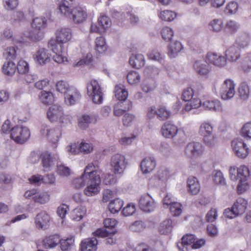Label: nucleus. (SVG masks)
I'll use <instances>...</instances> for the list:
<instances>
[{"label": "nucleus", "instance_id": "obj_45", "mask_svg": "<svg viewBox=\"0 0 251 251\" xmlns=\"http://www.w3.org/2000/svg\"><path fill=\"white\" fill-rule=\"evenodd\" d=\"M16 65L13 61H7L3 65L2 72L8 75H13L16 71Z\"/></svg>", "mask_w": 251, "mask_h": 251}, {"label": "nucleus", "instance_id": "obj_19", "mask_svg": "<svg viewBox=\"0 0 251 251\" xmlns=\"http://www.w3.org/2000/svg\"><path fill=\"white\" fill-rule=\"evenodd\" d=\"M50 57L51 54L49 51L44 48L40 49L33 55L35 61L40 65H44L50 62Z\"/></svg>", "mask_w": 251, "mask_h": 251}, {"label": "nucleus", "instance_id": "obj_24", "mask_svg": "<svg viewBox=\"0 0 251 251\" xmlns=\"http://www.w3.org/2000/svg\"><path fill=\"white\" fill-rule=\"evenodd\" d=\"M72 38V33L69 28L58 30L56 33V41L62 43L68 42Z\"/></svg>", "mask_w": 251, "mask_h": 251}, {"label": "nucleus", "instance_id": "obj_28", "mask_svg": "<svg viewBox=\"0 0 251 251\" xmlns=\"http://www.w3.org/2000/svg\"><path fill=\"white\" fill-rule=\"evenodd\" d=\"M187 187L188 191L192 195L197 194L200 190V185L198 179L194 176H190L188 178Z\"/></svg>", "mask_w": 251, "mask_h": 251}, {"label": "nucleus", "instance_id": "obj_3", "mask_svg": "<svg viewBox=\"0 0 251 251\" xmlns=\"http://www.w3.org/2000/svg\"><path fill=\"white\" fill-rule=\"evenodd\" d=\"M30 137V130L26 126H16L10 130L11 139L17 144H24L28 140Z\"/></svg>", "mask_w": 251, "mask_h": 251}, {"label": "nucleus", "instance_id": "obj_60", "mask_svg": "<svg viewBox=\"0 0 251 251\" xmlns=\"http://www.w3.org/2000/svg\"><path fill=\"white\" fill-rule=\"evenodd\" d=\"M213 179L215 183L224 185L226 181L222 173L220 171H215L213 173Z\"/></svg>", "mask_w": 251, "mask_h": 251}, {"label": "nucleus", "instance_id": "obj_40", "mask_svg": "<svg viewBox=\"0 0 251 251\" xmlns=\"http://www.w3.org/2000/svg\"><path fill=\"white\" fill-rule=\"evenodd\" d=\"M50 195L46 191L37 193L36 195L33 198V201L41 204H44L50 201Z\"/></svg>", "mask_w": 251, "mask_h": 251}, {"label": "nucleus", "instance_id": "obj_5", "mask_svg": "<svg viewBox=\"0 0 251 251\" xmlns=\"http://www.w3.org/2000/svg\"><path fill=\"white\" fill-rule=\"evenodd\" d=\"M47 117L51 122L57 121L61 124H68L71 122L70 117L64 115L62 108L57 105H53L49 108L47 113Z\"/></svg>", "mask_w": 251, "mask_h": 251}, {"label": "nucleus", "instance_id": "obj_47", "mask_svg": "<svg viewBox=\"0 0 251 251\" xmlns=\"http://www.w3.org/2000/svg\"><path fill=\"white\" fill-rule=\"evenodd\" d=\"M238 92L240 97L242 100H246L249 98L250 90L246 82H243L241 83L238 88Z\"/></svg>", "mask_w": 251, "mask_h": 251}, {"label": "nucleus", "instance_id": "obj_33", "mask_svg": "<svg viewBox=\"0 0 251 251\" xmlns=\"http://www.w3.org/2000/svg\"><path fill=\"white\" fill-rule=\"evenodd\" d=\"M43 134L46 133L47 138L50 141H57L61 135L60 131L59 129L50 128L48 126L44 127L43 129Z\"/></svg>", "mask_w": 251, "mask_h": 251}, {"label": "nucleus", "instance_id": "obj_52", "mask_svg": "<svg viewBox=\"0 0 251 251\" xmlns=\"http://www.w3.org/2000/svg\"><path fill=\"white\" fill-rule=\"evenodd\" d=\"M240 134L245 139H251V122L246 123L243 126Z\"/></svg>", "mask_w": 251, "mask_h": 251}, {"label": "nucleus", "instance_id": "obj_42", "mask_svg": "<svg viewBox=\"0 0 251 251\" xmlns=\"http://www.w3.org/2000/svg\"><path fill=\"white\" fill-rule=\"evenodd\" d=\"M124 202L120 199H115L111 201L108 205L109 211L112 213H118L123 206Z\"/></svg>", "mask_w": 251, "mask_h": 251}, {"label": "nucleus", "instance_id": "obj_38", "mask_svg": "<svg viewBox=\"0 0 251 251\" xmlns=\"http://www.w3.org/2000/svg\"><path fill=\"white\" fill-rule=\"evenodd\" d=\"M194 68L197 73L201 75H206L210 72L209 67L201 61H196L194 64Z\"/></svg>", "mask_w": 251, "mask_h": 251}, {"label": "nucleus", "instance_id": "obj_55", "mask_svg": "<svg viewBox=\"0 0 251 251\" xmlns=\"http://www.w3.org/2000/svg\"><path fill=\"white\" fill-rule=\"evenodd\" d=\"M98 22L99 25L103 30L108 28L111 25V21L110 18L105 15L100 16L98 19Z\"/></svg>", "mask_w": 251, "mask_h": 251}, {"label": "nucleus", "instance_id": "obj_27", "mask_svg": "<svg viewBox=\"0 0 251 251\" xmlns=\"http://www.w3.org/2000/svg\"><path fill=\"white\" fill-rule=\"evenodd\" d=\"M248 201L245 199L239 197L233 204V208L238 215L244 214L247 208Z\"/></svg>", "mask_w": 251, "mask_h": 251}, {"label": "nucleus", "instance_id": "obj_62", "mask_svg": "<svg viewBox=\"0 0 251 251\" xmlns=\"http://www.w3.org/2000/svg\"><path fill=\"white\" fill-rule=\"evenodd\" d=\"M93 55L91 53H89L82 59H80L76 64L74 65V66H81L83 65H89L93 62Z\"/></svg>", "mask_w": 251, "mask_h": 251}, {"label": "nucleus", "instance_id": "obj_11", "mask_svg": "<svg viewBox=\"0 0 251 251\" xmlns=\"http://www.w3.org/2000/svg\"><path fill=\"white\" fill-rule=\"evenodd\" d=\"M231 145L236 155L240 158H245L249 153V149L241 139H235L232 141Z\"/></svg>", "mask_w": 251, "mask_h": 251}, {"label": "nucleus", "instance_id": "obj_7", "mask_svg": "<svg viewBox=\"0 0 251 251\" xmlns=\"http://www.w3.org/2000/svg\"><path fill=\"white\" fill-rule=\"evenodd\" d=\"M87 94L95 103H100L103 100L102 89L99 82L92 79L87 85Z\"/></svg>", "mask_w": 251, "mask_h": 251}, {"label": "nucleus", "instance_id": "obj_39", "mask_svg": "<svg viewBox=\"0 0 251 251\" xmlns=\"http://www.w3.org/2000/svg\"><path fill=\"white\" fill-rule=\"evenodd\" d=\"M173 221L171 219H166L163 221L158 228L159 232L161 234H167L172 231Z\"/></svg>", "mask_w": 251, "mask_h": 251}, {"label": "nucleus", "instance_id": "obj_15", "mask_svg": "<svg viewBox=\"0 0 251 251\" xmlns=\"http://www.w3.org/2000/svg\"><path fill=\"white\" fill-rule=\"evenodd\" d=\"M101 179L100 176H95L94 179H89L87 186L84 190V193L87 196H93L98 194L100 191Z\"/></svg>", "mask_w": 251, "mask_h": 251}, {"label": "nucleus", "instance_id": "obj_23", "mask_svg": "<svg viewBox=\"0 0 251 251\" xmlns=\"http://www.w3.org/2000/svg\"><path fill=\"white\" fill-rule=\"evenodd\" d=\"M225 55L226 60L230 62H235L241 56L240 49L235 46H231L226 50Z\"/></svg>", "mask_w": 251, "mask_h": 251}, {"label": "nucleus", "instance_id": "obj_13", "mask_svg": "<svg viewBox=\"0 0 251 251\" xmlns=\"http://www.w3.org/2000/svg\"><path fill=\"white\" fill-rule=\"evenodd\" d=\"M47 25V20L45 18L37 17L33 20L31 26L33 28L38 30L36 35L30 34L29 38L33 41L36 42L41 39L42 33L40 30Z\"/></svg>", "mask_w": 251, "mask_h": 251}, {"label": "nucleus", "instance_id": "obj_54", "mask_svg": "<svg viewBox=\"0 0 251 251\" xmlns=\"http://www.w3.org/2000/svg\"><path fill=\"white\" fill-rule=\"evenodd\" d=\"M89 179L83 174L80 177L76 178L73 180V185L76 189L83 187L87 183Z\"/></svg>", "mask_w": 251, "mask_h": 251}, {"label": "nucleus", "instance_id": "obj_4", "mask_svg": "<svg viewBox=\"0 0 251 251\" xmlns=\"http://www.w3.org/2000/svg\"><path fill=\"white\" fill-rule=\"evenodd\" d=\"M48 45L52 52L55 53L53 57L55 62L58 63H64L68 62L67 58L64 55L66 50L63 44L55 39H51L49 42Z\"/></svg>", "mask_w": 251, "mask_h": 251}, {"label": "nucleus", "instance_id": "obj_6", "mask_svg": "<svg viewBox=\"0 0 251 251\" xmlns=\"http://www.w3.org/2000/svg\"><path fill=\"white\" fill-rule=\"evenodd\" d=\"M127 163L124 155L119 153L113 155L110 162L111 171L115 175H121L124 172Z\"/></svg>", "mask_w": 251, "mask_h": 251}, {"label": "nucleus", "instance_id": "obj_26", "mask_svg": "<svg viewBox=\"0 0 251 251\" xmlns=\"http://www.w3.org/2000/svg\"><path fill=\"white\" fill-rule=\"evenodd\" d=\"M202 105L203 108L207 110L218 112L222 110V104L217 100H206L203 102Z\"/></svg>", "mask_w": 251, "mask_h": 251}, {"label": "nucleus", "instance_id": "obj_16", "mask_svg": "<svg viewBox=\"0 0 251 251\" xmlns=\"http://www.w3.org/2000/svg\"><path fill=\"white\" fill-rule=\"evenodd\" d=\"M68 151L73 154H77L79 152H83L85 154L90 153L93 150V147L90 143L82 142L77 148L76 145L72 144L68 147Z\"/></svg>", "mask_w": 251, "mask_h": 251}, {"label": "nucleus", "instance_id": "obj_2", "mask_svg": "<svg viewBox=\"0 0 251 251\" xmlns=\"http://www.w3.org/2000/svg\"><path fill=\"white\" fill-rule=\"evenodd\" d=\"M61 14L69 18L75 24H80L84 22L87 18V9L85 7L76 6L71 10H68L67 6H62Z\"/></svg>", "mask_w": 251, "mask_h": 251}, {"label": "nucleus", "instance_id": "obj_14", "mask_svg": "<svg viewBox=\"0 0 251 251\" xmlns=\"http://www.w3.org/2000/svg\"><path fill=\"white\" fill-rule=\"evenodd\" d=\"M139 206L143 211L150 212L153 211L156 205L152 197L149 194L142 195L139 200Z\"/></svg>", "mask_w": 251, "mask_h": 251}, {"label": "nucleus", "instance_id": "obj_1", "mask_svg": "<svg viewBox=\"0 0 251 251\" xmlns=\"http://www.w3.org/2000/svg\"><path fill=\"white\" fill-rule=\"evenodd\" d=\"M57 91L64 95L65 101L66 103L73 105L80 99L81 95L78 90L64 80H59L55 85Z\"/></svg>", "mask_w": 251, "mask_h": 251}, {"label": "nucleus", "instance_id": "obj_10", "mask_svg": "<svg viewBox=\"0 0 251 251\" xmlns=\"http://www.w3.org/2000/svg\"><path fill=\"white\" fill-rule=\"evenodd\" d=\"M171 115L170 111L168 110L164 106H159L157 108L154 106H151L148 109L147 115L148 118H151L155 116L161 121L168 119Z\"/></svg>", "mask_w": 251, "mask_h": 251}, {"label": "nucleus", "instance_id": "obj_29", "mask_svg": "<svg viewBox=\"0 0 251 251\" xmlns=\"http://www.w3.org/2000/svg\"><path fill=\"white\" fill-rule=\"evenodd\" d=\"M114 96L120 101H125L128 96V92L123 84H116L114 87Z\"/></svg>", "mask_w": 251, "mask_h": 251}, {"label": "nucleus", "instance_id": "obj_36", "mask_svg": "<svg viewBox=\"0 0 251 251\" xmlns=\"http://www.w3.org/2000/svg\"><path fill=\"white\" fill-rule=\"evenodd\" d=\"M60 241V236L57 234H54L47 236L43 240L44 244L46 248H53L55 247Z\"/></svg>", "mask_w": 251, "mask_h": 251}, {"label": "nucleus", "instance_id": "obj_58", "mask_svg": "<svg viewBox=\"0 0 251 251\" xmlns=\"http://www.w3.org/2000/svg\"><path fill=\"white\" fill-rule=\"evenodd\" d=\"M126 104L127 107H125L124 109L118 108L117 106L114 107V115L116 116H121L123 115L126 111L130 110L132 106V102L130 101H126Z\"/></svg>", "mask_w": 251, "mask_h": 251}, {"label": "nucleus", "instance_id": "obj_20", "mask_svg": "<svg viewBox=\"0 0 251 251\" xmlns=\"http://www.w3.org/2000/svg\"><path fill=\"white\" fill-rule=\"evenodd\" d=\"M50 216L45 211L38 213L35 218V223L38 229H46L49 226Z\"/></svg>", "mask_w": 251, "mask_h": 251}, {"label": "nucleus", "instance_id": "obj_34", "mask_svg": "<svg viewBox=\"0 0 251 251\" xmlns=\"http://www.w3.org/2000/svg\"><path fill=\"white\" fill-rule=\"evenodd\" d=\"M97 168V166L92 163L88 164L85 167L83 174L89 179H94L95 176H100Z\"/></svg>", "mask_w": 251, "mask_h": 251}, {"label": "nucleus", "instance_id": "obj_63", "mask_svg": "<svg viewBox=\"0 0 251 251\" xmlns=\"http://www.w3.org/2000/svg\"><path fill=\"white\" fill-rule=\"evenodd\" d=\"M4 55L7 61H13L15 60L17 56L15 48H7L4 53Z\"/></svg>", "mask_w": 251, "mask_h": 251}, {"label": "nucleus", "instance_id": "obj_57", "mask_svg": "<svg viewBox=\"0 0 251 251\" xmlns=\"http://www.w3.org/2000/svg\"><path fill=\"white\" fill-rule=\"evenodd\" d=\"M17 69L19 74H25L29 71V65L27 62L20 60L17 66Z\"/></svg>", "mask_w": 251, "mask_h": 251}, {"label": "nucleus", "instance_id": "obj_48", "mask_svg": "<svg viewBox=\"0 0 251 251\" xmlns=\"http://www.w3.org/2000/svg\"><path fill=\"white\" fill-rule=\"evenodd\" d=\"M141 87L142 90L146 92H150L153 90L156 87V84L154 80L152 79H148L144 80Z\"/></svg>", "mask_w": 251, "mask_h": 251}, {"label": "nucleus", "instance_id": "obj_59", "mask_svg": "<svg viewBox=\"0 0 251 251\" xmlns=\"http://www.w3.org/2000/svg\"><path fill=\"white\" fill-rule=\"evenodd\" d=\"M181 204L177 202H174L170 207V211L174 216H178L182 213Z\"/></svg>", "mask_w": 251, "mask_h": 251}, {"label": "nucleus", "instance_id": "obj_8", "mask_svg": "<svg viewBox=\"0 0 251 251\" xmlns=\"http://www.w3.org/2000/svg\"><path fill=\"white\" fill-rule=\"evenodd\" d=\"M199 132L203 137V141L207 145L211 146L216 143V139L212 134L213 126L210 123H202L200 127Z\"/></svg>", "mask_w": 251, "mask_h": 251}, {"label": "nucleus", "instance_id": "obj_43", "mask_svg": "<svg viewBox=\"0 0 251 251\" xmlns=\"http://www.w3.org/2000/svg\"><path fill=\"white\" fill-rule=\"evenodd\" d=\"M186 104L184 107V110L186 111H190L193 109H197L201 105V100L199 98H194L189 101Z\"/></svg>", "mask_w": 251, "mask_h": 251}, {"label": "nucleus", "instance_id": "obj_12", "mask_svg": "<svg viewBox=\"0 0 251 251\" xmlns=\"http://www.w3.org/2000/svg\"><path fill=\"white\" fill-rule=\"evenodd\" d=\"M235 84L230 79H226L222 85L220 93L223 100H227L232 98L235 94Z\"/></svg>", "mask_w": 251, "mask_h": 251}, {"label": "nucleus", "instance_id": "obj_32", "mask_svg": "<svg viewBox=\"0 0 251 251\" xmlns=\"http://www.w3.org/2000/svg\"><path fill=\"white\" fill-rule=\"evenodd\" d=\"M182 49V46L179 41L171 42L168 46V54L171 58L175 57Z\"/></svg>", "mask_w": 251, "mask_h": 251}, {"label": "nucleus", "instance_id": "obj_37", "mask_svg": "<svg viewBox=\"0 0 251 251\" xmlns=\"http://www.w3.org/2000/svg\"><path fill=\"white\" fill-rule=\"evenodd\" d=\"M177 14L173 11L165 10L161 11L158 14L159 18L163 21L171 22L176 17Z\"/></svg>", "mask_w": 251, "mask_h": 251}, {"label": "nucleus", "instance_id": "obj_22", "mask_svg": "<svg viewBox=\"0 0 251 251\" xmlns=\"http://www.w3.org/2000/svg\"><path fill=\"white\" fill-rule=\"evenodd\" d=\"M98 241L96 238H87L82 241L80 244L81 251H96Z\"/></svg>", "mask_w": 251, "mask_h": 251}, {"label": "nucleus", "instance_id": "obj_51", "mask_svg": "<svg viewBox=\"0 0 251 251\" xmlns=\"http://www.w3.org/2000/svg\"><path fill=\"white\" fill-rule=\"evenodd\" d=\"M250 41V38L249 36L245 35L241 36L238 38L236 41V44L237 45L240 50L241 49H245L248 47Z\"/></svg>", "mask_w": 251, "mask_h": 251}, {"label": "nucleus", "instance_id": "obj_9", "mask_svg": "<svg viewBox=\"0 0 251 251\" xmlns=\"http://www.w3.org/2000/svg\"><path fill=\"white\" fill-rule=\"evenodd\" d=\"M204 151V147L201 143L191 142L189 143L185 147V153L189 157L198 158L203 154Z\"/></svg>", "mask_w": 251, "mask_h": 251}, {"label": "nucleus", "instance_id": "obj_53", "mask_svg": "<svg viewBox=\"0 0 251 251\" xmlns=\"http://www.w3.org/2000/svg\"><path fill=\"white\" fill-rule=\"evenodd\" d=\"M209 27L214 32H219L223 27V22L220 19H214L209 23Z\"/></svg>", "mask_w": 251, "mask_h": 251}, {"label": "nucleus", "instance_id": "obj_44", "mask_svg": "<svg viewBox=\"0 0 251 251\" xmlns=\"http://www.w3.org/2000/svg\"><path fill=\"white\" fill-rule=\"evenodd\" d=\"M126 79L129 84L135 85L140 81L141 76L137 72L131 71L127 74Z\"/></svg>", "mask_w": 251, "mask_h": 251}, {"label": "nucleus", "instance_id": "obj_18", "mask_svg": "<svg viewBox=\"0 0 251 251\" xmlns=\"http://www.w3.org/2000/svg\"><path fill=\"white\" fill-rule=\"evenodd\" d=\"M207 63L218 67H223L226 63V58L222 55H218L215 52H209L206 56Z\"/></svg>", "mask_w": 251, "mask_h": 251}, {"label": "nucleus", "instance_id": "obj_17", "mask_svg": "<svg viewBox=\"0 0 251 251\" xmlns=\"http://www.w3.org/2000/svg\"><path fill=\"white\" fill-rule=\"evenodd\" d=\"M177 126L170 122L164 123L161 129L162 135L166 138H173L177 134Z\"/></svg>", "mask_w": 251, "mask_h": 251}, {"label": "nucleus", "instance_id": "obj_21", "mask_svg": "<svg viewBox=\"0 0 251 251\" xmlns=\"http://www.w3.org/2000/svg\"><path fill=\"white\" fill-rule=\"evenodd\" d=\"M156 164V161L153 157H145L140 163L141 170L143 174L150 173L154 169Z\"/></svg>", "mask_w": 251, "mask_h": 251}, {"label": "nucleus", "instance_id": "obj_50", "mask_svg": "<svg viewBox=\"0 0 251 251\" xmlns=\"http://www.w3.org/2000/svg\"><path fill=\"white\" fill-rule=\"evenodd\" d=\"M161 34L163 40L170 42L174 36V31L170 27L164 26L161 30Z\"/></svg>", "mask_w": 251, "mask_h": 251}, {"label": "nucleus", "instance_id": "obj_31", "mask_svg": "<svg viewBox=\"0 0 251 251\" xmlns=\"http://www.w3.org/2000/svg\"><path fill=\"white\" fill-rule=\"evenodd\" d=\"M40 158L46 171L50 170V167L53 165V158L48 151L43 152L40 155Z\"/></svg>", "mask_w": 251, "mask_h": 251}, {"label": "nucleus", "instance_id": "obj_46", "mask_svg": "<svg viewBox=\"0 0 251 251\" xmlns=\"http://www.w3.org/2000/svg\"><path fill=\"white\" fill-rule=\"evenodd\" d=\"M95 50L99 53L104 52L107 49L105 39L102 36L98 37L95 41Z\"/></svg>", "mask_w": 251, "mask_h": 251}, {"label": "nucleus", "instance_id": "obj_49", "mask_svg": "<svg viewBox=\"0 0 251 251\" xmlns=\"http://www.w3.org/2000/svg\"><path fill=\"white\" fill-rule=\"evenodd\" d=\"M237 178L240 180L247 181V177L249 176L250 171L248 167L245 165L240 166L237 170Z\"/></svg>", "mask_w": 251, "mask_h": 251}, {"label": "nucleus", "instance_id": "obj_64", "mask_svg": "<svg viewBox=\"0 0 251 251\" xmlns=\"http://www.w3.org/2000/svg\"><path fill=\"white\" fill-rule=\"evenodd\" d=\"M145 228L143 222L137 221L134 222L129 226V229L133 232H140Z\"/></svg>", "mask_w": 251, "mask_h": 251}, {"label": "nucleus", "instance_id": "obj_30", "mask_svg": "<svg viewBox=\"0 0 251 251\" xmlns=\"http://www.w3.org/2000/svg\"><path fill=\"white\" fill-rule=\"evenodd\" d=\"M97 119L95 117L88 115H83L78 119V126L81 129H85L91 123H95Z\"/></svg>", "mask_w": 251, "mask_h": 251}, {"label": "nucleus", "instance_id": "obj_56", "mask_svg": "<svg viewBox=\"0 0 251 251\" xmlns=\"http://www.w3.org/2000/svg\"><path fill=\"white\" fill-rule=\"evenodd\" d=\"M59 243L60 244L61 249L62 251H68L74 244V239L73 237H70L67 238L66 239H60Z\"/></svg>", "mask_w": 251, "mask_h": 251}, {"label": "nucleus", "instance_id": "obj_41", "mask_svg": "<svg viewBox=\"0 0 251 251\" xmlns=\"http://www.w3.org/2000/svg\"><path fill=\"white\" fill-rule=\"evenodd\" d=\"M86 209L82 206L75 208L71 213L73 220L79 221L86 215Z\"/></svg>", "mask_w": 251, "mask_h": 251}, {"label": "nucleus", "instance_id": "obj_35", "mask_svg": "<svg viewBox=\"0 0 251 251\" xmlns=\"http://www.w3.org/2000/svg\"><path fill=\"white\" fill-rule=\"evenodd\" d=\"M39 97L41 102L45 105H50L54 100V95L50 91H41Z\"/></svg>", "mask_w": 251, "mask_h": 251}, {"label": "nucleus", "instance_id": "obj_25", "mask_svg": "<svg viewBox=\"0 0 251 251\" xmlns=\"http://www.w3.org/2000/svg\"><path fill=\"white\" fill-rule=\"evenodd\" d=\"M129 63L132 68L139 69L145 65L144 57L141 54H132L130 57Z\"/></svg>", "mask_w": 251, "mask_h": 251}, {"label": "nucleus", "instance_id": "obj_61", "mask_svg": "<svg viewBox=\"0 0 251 251\" xmlns=\"http://www.w3.org/2000/svg\"><path fill=\"white\" fill-rule=\"evenodd\" d=\"M238 9V3L235 1H230L226 4L225 12L228 14H233L236 13Z\"/></svg>", "mask_w": 251, "mask_h": 251}]
</instances>
